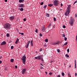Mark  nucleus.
Masks as SVG:
<instances>
[{
    "label": "nucleus",
    "instance_id": "nucleus-1",
    "mask_svg": "<svg viewBox=\"0 0 77 77\" xmlns=\"http://www.w3.org/2000/svg\"><path fill=\"white\" fill-rule=\"evenodd\" d=\"M11 24L9 23H7L5 24L4 26V29H11Z\"/></svg>",
    "mask_w": 77,
    "mask_h": 77
},
{
    "label": "nucleus",
    "instance_id": "nucleus-2",
    "mask_svg": "<svg viewBox=\"0 0 77 77\" xmlns=\"http://www.w3.org/2000/svg\"><path fill=\"white\" fill-rule=\"evenodd\" d=\"M43 55H40L37 56V57H35V59H37V60H41L42 61H43V58H42Z\"/></svg>",
    "mask_w": 77,
    "mask_h": 77
},
{
    "label": "nucleus",
    "instance_id": "nucleus-3",
    "mask_svg": "<svg viewBox=\"0 0 77 77\" xmlns=\"http://www.w3.org/2000/svg\"><path fill=\"white\" fill-rule=\"evenodd\" d=\"M21 60L23 61V62L24 64L25 65V62H26V55H24L21 58Z\"/></svg>",
    "mask_w": 77,
    "mask_h": 77
},
{
    "label": "nucleus",
    "instance_id": "nucleus-4",
    "mask_svg": "<svg viewBox=\"0 0 77 77\" xmlns=\"http://www.w3.org/2000/svg\"><path fill=\"white\" fill-rule=\"evenodd\" d=\"M74 18H72L71 19V20L70 21L69 23L70 25L71 26H73V24H74Z\"/></svg>",
    "mask_w": 77,
    "mask_h": 77
},
{
    "label": "nucleus",
    "instance_id": "nucleus-5",
    "mask_svg": "<svg viewBox=\"0 0 77 77\" xmlns=\"http://www.w3.org/2000/svg\"><path fill=\"white\" fill-rule=\"evenodd\" d=\"M59 5V1L57 0H55L54 2V6H57Z\"/></svg>",
    "mask_w": 77,
    "mask_h": 77
},
{
    "label": "nucleus",
    "instance_id": "nucleus-6",
    "mask_svg": "<svg viewBox=\"0 0 77 77\" xmlns=\"http://www.w3.org/2000/svg\"><path fill=\"white\" fill-rule=\"evenodd\" d=\"M60 44L59 42H54L52 43V45H59Z\"/></svg>",
    "mask_w": 77,
    "mask_h": 77
},
{
    "label": "nucleus",
    "instance_id": "nucleus-7",
    "mask_svg": "<svg viewBox=\"0 0 77 77\" xmlns=\"http://www.w3.org/2000/svg\"><path fill=\"white\" fill-rule=\"evenodd\" d=\"M70 13V11L69 10H67V11L66 12L65 15H66V16L67 17V16H68V15Z\"/></svg>",
    "mask_w": 77,
    "mask_h": 77
},
{
    "label": "nucleus",
    "instance_id": "nucleus-8",
    "mask_svg": "<svg viewBox=\"0 0 77 77\" xmlns=\"http://www.w3.org/2000/svg\"><path fill=\"white\" fill-rule=\"evenodd\" d=\"M26 69H22V74H24L25 73V72H26Z\"/></svg>",
    "mask_w": 77,
    "mask_h": 77
},
{
    "label": "nucleus",
    "instance_id": "nucleus-9",
    "mask_svg": "<svg viewBox=\"0 0 77 77\" xmlns=\"http://www.w3.org/2000/svg\"><path fill=\"white\" fill-rule=\"evenodd\" d=\"M71 8V5H69L68 6V7L67 8V10L70 11V9Z\"/></svg>",
    "mask_w": 77,
    "mask_h": 77
},
{
    "label": "nucleus",
    "instance_id": "nucleus-10",
    "mask_svg": "<svg viewBox=\"0 0 77 77\" xmlns=\"http://www.w3.org/2000/svg\"><path fill=\"white\" fill-rule=\"evenodd\" d=\"M24 4H21L18 6V8H24Z\"/></svg>",
    "mask_w": 77,
    "mask_h": 77
},
{
    "label": "nucleus",
    "instance_id": "nucleus-11",
    "mask_svg": "<svg viewBox=\"0 0 77 77\" xmlns=\"http://www.w3.org/2000/svg\"><path fill=\"white\" fill-rule=\"evenodd\" d=\"M44 26H45V25H44V26H43L42 27V31L43 32H45V28Z\"/></svg>",
    "mask_w": 77,
    "mask_h": 77
},
{
    "label": "nucleus",
    "instance_id": "nucleus-12",
    "mask_svg": "<svg viewBox=\"0 0 77 77\" xmlns=\"http://www.w3.org/2000/svg\"><path fill=\"white\" fill-rule=\"evenodd\" d=\"M6 44V42L4 41L1 43V45H5Z\"/></svg>",
    "mask_w": 77,
    "mask_h": 77
},
{
    "label": "nucleus",
    "instance_id": "nucleus-13",
    "mask_svg": "<svg viewBox=\"0 0 77 77\" xmlns=\"http://www.w3.org/2000/svg\"><path fill=\"white\" fill-rule=\"evenodd\" d=\"M14 19V16L11 17H10V20H13Z\"/></svg>",
    "mask_w": 77,
    "mask_h": 77
},
{
    "label": "nucleus",
    "instance_id": "nucleus-14",
    "mask_svg": "<svg viewBox=\"0 0 77 77\" xmlns=\"http://www.w3.org/2000/svg\"><path fill=\"white\" fill-rule=\"evenodd\" d=\"M19 41V39L18 38H17L15 43V44H18Z\"/></svg>",
    "mask_w": 77,
    "mask_h": 77
},
{
    "label": "nucleus",
    "instance_id": "nucleus-15",
    "mask_svg": "<svg viewBox=\"0 0 77 77\" xmlns=\"http://www.w3.org/2000/svg\"><path fill=\"white\" fill-rule=\"evenodd\" d=\"M24 1V0H19V3H22V2H23Z\"/></svg>",
    "mask_w": 77,
    "mask_h": 77
},
{
    "label": "nucleus",
    "instance_id": "nucleus-16",
    "mask_svg": "<svg viewBox=\"0 0 77 77\" xmlns=\"http://www.w3.org/2000/svg\"><path fill=\"white\" fill-rule=\"evenodd\" d=\"M48 6H49L50 7H52L53 6V4H49L48 5Z\"/></svg>",
    "mask_w": 77,
    "mask_h": 77
},
{
    "label": "nucleus",
    "instance_id": "nucleus-17",
    "mask_svg": "<svg viewBox=\"0 0 77 77\" xmlns=\"http://www.w3.org/2000/svg\"><path fill=\"white\" fill-rule=\"evenodd\" d=\"M30 44L31 45V46H33V40H32L31 41Z\"/></svg>",
    "mask_w": 77,
    "mask_h": 77
},
{
    "label": "nucleus",
    "instance_id": "nucleus-18",
    "mask_svg": "<svg viewBox=\"0 0 77 77\" xmlns=\"http://www.w3.org/2000/svg\"><path fill=\"white\" fill-rule=\"evenodd\" d=\"M29 45L27 44L26 45V48H28V47H29Z\"/></svg>",
    "mask_w": 77,
    "mask_h": 77
},
{
    "label": "nucleus",
    "instance_id": "nucleus-19",
    "mask_svg": "<svg viewBox=\"0 0 77 77\" xmlns=\"http://www.w3.org/2000/svg\"><path fill=\"white\" fill-rule=\"evenodd\" d=\"M14 60L13 59H11L10 60V61L11 62H14Z\"/></svg>",
    "mask_w": 77,
    "mask_h": 77
},
{
    "label": "nucleus",
    "instance_id": "nucleus-20",
    "mask_svg": "<svg viewBox=\"0 0 77 77\" xmlns=\"http://www.w3.org/2000/svg\"><path fill=\"white\" fill-rule=\"evenodd\" d=\"M46 17H50V15H49V14L47 13L46 14Z\"/></svg>",
    "mask_w": 77,
    "mask_h": 77
},
{
    "label": "nucleus",
    "instance_id": "nucleus-21",
    "mask_svg": "<svg viewBox=\"0 0 77 77\" xmlns=\"http://www.w3.org/2000/svg\"><path fill=\"white\" fill-rule=\"evenodd\" d=\"M68 75H69V76H70L71 74H70V72H68Z\"/></svg>",
    "mask_w": 77,
    "mask_h": 77
},
{
    "label": "nucleus",
    "instance_id": "nucleus-22",
    "mask_svg": "<svg viewBox=\"0 0 77 77\" xmlns=\"http://www.w3.org/2000/svg\"><path fill=\"white\" fill-rule=\"evenodd\" d=\"M20 11H24V9H23V8H21L20 9Z\"/></svg>",
    "mask_w": 77,
    "mask_h": 77
},
{
    "label": "nucleus",
    "instance_id": "nucleus-23",
    "mask_svg": "<svg viewBox=\"0 0 77 77\" xmlns=\"http://www.w3.org/2000/svg\"><path fill=\"white\" fill-rule=\"evenodd\" d=\"M14 46H12L11 47V50H13V49H14Z\"/></svg>",
    "mask_w": 77,
    "mask_h": 77
},
{
    "label": "nucleus",
    "instance_id": "nucleus-24",
    "mask_svg": "<svg viewBox=\"0 0 77 77\" xmlns=\"http://www.w3.org/2000/svg\"><path fill=\"white\" fill-rule=\"evenodd\" d=\"M66 57H69V55H68V54H66Z\"/></svg>",
    "mask_w": 77,
    "mask_h": 77
},
{
    "label": "nucleus",
    "instance_id": "nucleus-25",
    "mask_svg": "<svg viewBox=\"0 0 77 77\" xmlns=\"http://www.w3.org/2000/svg\"><path fill=\"white\" fill-rule=\"evenodd\" d=\"M45 41L46 42H48V39H45Z\"/></svg>",
    "mask_w": 77,
    "mask_h": 77
},
{
    "label": "nucleus",
    "instance_id": "nucleus-26",
    "mask_svg": "<svg viewBox=\"0 0 77 77\" xmlns=\"http://www.w3.org/2000/svg\"><path fill=\"white\" fill-rule=\"evenodd\" d=\"M30 41H29L27 43V44H28V45H29V44H30Z\"/></svg>",
    "mask_w": 77,
    "mask_h": 77
},
{
    "label": "nucleus",
    "instance_id": "nucleus-27",
    "mask_svg": "<svg viewBox=\"0 0 77 77\" xmlns=\"http://www.w3.org/2000/svg\"><path fill=\"white\" fill-rule=\"evenodd\" d=\"M5 71H8V68L7 67H5Z\"/></svg>",
    "mask_w": 77,
    "mask_h": 77
},
{
    "label": "nucleus",
    "instance_id": "nucleus-28",
    "mask_svg": "<svg viewBox=\"0 0 77 77\" xmlns=\"http://www.w3.org/2000/svg\"><path fill=\"white\" fill-rule=\"evenodd\" d=\"M7 36V37H9V34H7L6 35Z\"/></svg>",
    "mask_w": 77,
    "mask_h": 77
},
{
    "label": "nucleus",
    "instance_id": "nucleus-29",
    "mask_svg": "<svg viewBox=\"0 0 77 77\" xmlns=\"http://www.w3.org/2000/svg\"><path fill=\"white\" fill-rule=\"evenodd\" d=\"M62 75H63V76H64V75H65V73H64L63 72H62Z\"/></svg>",
    "mask_w": 77,
    "mask_h": 77
},
{
    "label": "nucleus",
    "instance_id": "nucleus-30",
    "mask_svg": "<svg viewBox=\"0 0 77 77\" xmlns=\"http://www.w3.org/2000/svg\"><path fill=\"white\" fill-rule=\"evenodd\" d=\"M68 44V42H66L64 44V45H67Z\"/></svg>",
    "mask_w": 77,
    "mask_h": 77
},
{
    "label": "nucleus",
    "instance_id": "nucleus-31",
    "mask_svg": "<svg viewBox=\"0 0 77 77\" xmlns=\"http://www.w3.org/2000/svg\"><path fill=\"white\" fill-rule=\"evenodd\" d=\"M54 21H56V18L54 17Z\"/></svg>",
    "mask_w": 77,
    "mask_h": 77
},
{
    "label": "nucleus",
    "instance_id": "nucleus-32",
    "mask_svg": "<svg viewBox=\"0 0 77 77\" xmlns=\"http://www.w3.org/2000/svg\"><path fill=\"white\" fill-rule=\"evenodd\" d=\"M66 40H67V38L66 37H65L64 38V41H66Z\"/></svg>",
    "mask_w": 77,
    "mask_h": 77
},
{
    "label": "nucleus",
    "instance_id": "nucleus-33",
    "mask_svg": "<svg viewBox=\"0 0 77 77\" xmlns=\"http://www.w3.org/2000/svg\"><path fill=\"white\" fill-rule=\"evenodd\" d=\"M47 8V5H45L44 6L43 8L45 9V8Z\"/></svg>",
    "mask_w": 77,
    "mask_h": 77
},
{
    "label": "nucleus",
    "instance_id": "nucleus-34",
    "mask_svg": "<svg viewBox=\"0 0 77 77\" xmlns=\"http://www.w3.org/2000/svg\"><path fill=\"white\" fill-rule=\"evenodd\" d=\"M63 38L65 37V34H63Z\"/></svg>",
    "mask_w": 77,
    "mask_h": 77
},
{
    "label": "nucleus",
    "instance_id": "nucleus-35",
    "mask_svg": "<svg viewBox=\"0 0 77 77\" xmlns=\"http://www.w3.org/2000/svg\"><path fill=\"white\" fill-rule=\"evenodd\" d=\"M77 1H76L74 2V4L73 5H75V4L76 3H77Z\"/></svg>",
    "mask_w": 77,
    "mask_h": 77
},
{
    "label": "nucleus",
    "instance_id": "nucleus-36",
    "mask_svg": "<svg viewBox=\"0 0 77 77\" xmlns=\"http://www.w3.org/2000/svg\"><path fill=\"white\" fill-rule=\"evenodd\" d=\"M44 5V2H42L40 4L41 5Z\"/></svg>",
    "mask_w": 77,
    "mask_h": 77
},
{
    "label": "nucleus",
    "instance_id": "nucleus-37",
    "mask_svg": "<svg viewBox=\"0 0 77 77\" xmlns=\"http://www.w3.org/2000/svg\"><path fill=\"white\" fill-rule=\"evenodd\" d=\"M75 68H77V65L76 64H75Z\"/></svg>",
    "mask_w": 77,
    "mask_h": 77
},
{
    "label": "nucleus",
    "instance_id": "nucleus-38",
    "mask_svg": "<svg viewBox=\"0 0 77 77\" xmlns=\"http://www.w3.org/2000/svg\"><path fill=\"white\" fill-rule=\"evenodd\" d=\"M67 51L68 53H69V49H68L67 50Z\"/></svg>",
    "mask_w": 77,
    "mask_h": 77
},
{
    "label": "nucleus",
    "instance_id": "nucleus-39",
    "mask_svg": "<svg viewBox=\"0 0 77 77\" xmlns=\"http://www.w3.org/2000/svg\"><path fill=\"white\" fill-rule=\"evenodd\" d=\"M51 26V24H50L48 26V27H50V26Z\"/></svg>",
    "mask_w": 77,
    "mask_h": 77
},
{
    "label": "nucleus",
    "instance_id": "nucleus-40",
    "mask_svg": "<svg viewBox=\"0 0 77 77\" xmlns=\"http://www.w3.org/2000/svg\"><path fill=\"white\" fill-rule=\"evenodd\" d=\"M52 74L53 73L52 72H50L49 75H52Z\"/></svg>",
    "mask_w": 77,
    "mask_h": 77
},
{
    "label": "nucleus",
    "instance_id": "nucleus-41",
    "mask_svg": "<svg viewBox=\"0 0 77 77\" xmlns=\"http://www.w3.org/2000/svg\"><path fill=\"white\" fill-rule=\"evenodd\" d=\"M63 27L64 29H65V28H66V26L65 25H63Z\"/></svg>",
    "mask_w": 77,
    "mask_h": 77
},
{
    "label": "nucleus",
    "instance_id": "nucleus-42",
    "mask_svg": "<svg viewBox=\"0 0 77 77\" xmlns=\"http://www.w3.org/2000/svg\"><path fill=\"white\" fill-rule=\"evenodd\" d=\"M40 36H42V34L41 33H40Z\"/></svg>",
    "mask_w": 77,
    "mask_h": 77
},
{
    "label": "nucleus",
    "instance_id": "nucleus-43",
    "mask_svg": "<svg viewBox=\"0 0 77 77\" xmlns=\"http://www.w3.org/2000/svg\"><path fill=\"white\" fill-rule=\"evenodd\" d=\"M40 69H44V68H43V67H41Z\"/></svg>",
    "mask_w": 77,
    "mask_h": 77
},
{
    "label": "nucleus",
    "instance_id": "nucleus-44",
    "mask_svg": "<svg viewBox=\"0 0 77 77\" xmlns=\"http://www.w3.org/2000/svg\"><path fill=\"white\" fill-rule=\"evenodd\" d=\"M57 52H58V53H60V50L59 49H58Z\"/></svg>",
    "mask_w": 77,
    "mask_h": 77
},
{
    "label": "nucleus",
    "instance_id": "nucleus-45",
    "mask_svg": "<svg viewBox=\"0 0 77 77\" xmlns=\"http://www.w3.org/2000/svg\"><path fill=\"white\" fill-rule=\"evenodd\" d=\"M23 21H26V18H24L23 19Z\"/></svg>",
    "mask_w": 77,
    "mask_h": 77
},
{
    "label": "nucleus",
    "instance_id": "nucleus-46",
    "mask_svg": "<svg viewBox=\"0 0 77 77\" xmlns=\"http://www.w3.org/2000/svg\"><path fill=\"white\" fill-rule=\"evenodd\" d=\"M15 68H16L17 69L18 68V67L17 66H15Z\"/></svg>",
    "mask_w": 77,
    "mask_h": 77
},
{
    "label": "nucleus",
    "instance_id": "nucleus-47",
    "mask_svg": "<svg viewBox=\"0 0 77 77\" xmlns=\"http://www.w3.org/2000/svg\"><path fill=\"white\" fill-rule=\"evenodd\" d=\"M35 32H36V33H37V32H38V29H36L35 30Z\"/></svg>",
    "mask_w": 77,
    "mask_h": 77
},
{
    "label": "nucleus",
    "instance_id": "nucleus-48",
    "mask_svg": "<svg viewBox=\"0 0 77 77\" xmlns=\"http://www.w3.org/2000/svg\"><path fill=\"white\" fill-rule=\"evenodd\" d=\"M42 48H41V49H40V51L41 52V51H42Z\"/></svg>",
    "mask_w": 77,
    "mask_h": 77
},
{
    "label": "nucleus",
    "instance_id": "nucleus-49",
    "mask_svg": "<svg viewBox=\"0 0 77 77\" xmlns=\"http://www.w3.org/2000/svg\"><path fill=\"white\" fill-rule=\"evenodd\" d=\"M57 77H60V75H58Z\"/></svg>",
    "mask_w": 77,
    "mask_h": 77
},
{
    "label": "nucleus",
    "instance_id": "nucleus-50",
    "mask_svg": "<svg viewBox=\"0 0 77 77\" xmlns=\"http://www.w3.org/2000/svg\"><path fill=\"white\" fill-rule=\"evenodd\" d=\"M75 17H77V14H75Z\"/></svg>",
    "mask_w": 77,
    "mask_h": 77
},
{
    "label": "nucleus",
    "instance_id": "nucleus-51",
    "mask_svg": "<svg viewBox=\"0 0 77 77\" xmlns=\"http://www.w3.org/2000/svg\"><path fill=\"white\" fill-rule=\"evenodd\" d=\"M2 63V61L1 60H0V64H1Z\"/></svg>",
    "mask_w": 77,
    "mask_h": 77
},
{
    "label": "nucleus",
    "instance_id": "nucleus-52",
    "mask_svg": "<svg viewBox=\"0 0 77 77\" xmlns=\"http://www.w3.org/2000/svg\"><path fill=\"white\" fill-rule=\"evenodd\" d=\"M21 35H24V33H21Z\"/></svg>",
    "mask_w": 77,
    "mask_h": 77
},
{
    "label": "nucleus",
    "instance_id": "nucleus-53",
    "mask_svg": "<svg viewBox=\"0 0 77 77\" xmlns=\"http://www.w3.org/2000/svg\"><path fill=\"white\" fill-rule=\"evenodd\" d=\"M63 6V4H62V3L61 4V7H62Z\"/></svg>",
    "mask_w": 77,
    "mask_h": 77
},
{
    "label": "nucleus",
    "instance_id": "nucleus-54",
    "mask_svg": "<svg viewBox=\"0 0 77 77\" xmlns=\"http://www.w3.org/2000/svg\"><path fill=\"white\" fill-rule=\"evenodd\" d=\"M75 64H76V60H75Z\"/></svg>",
    "mask_w": 77,
    "mask_h": 77
},
{
    "label": "nucleus",
    "instance_id": "nucleus-55",
    "mask_svg": "<svg viewBox=\"0 0 77 77\" xmlns=\"http://www.w3.org/2000/svg\"><path fill=\"white\" fill-rule=\"evenodd\" d=\"M45 74H46V75H47V74H48L47 72H45Z\"/></svg>",
    "mask_w": 77,
    "mask_h": 77
},
{
    "label": "nucleus",
    "instance_id": "nucleus-56",
    "mask_svg": "<svg viewBox=\"0 0 77 77\" xmlns=\"http://www.w3.org/2000/svg\"><path fill=\"white\" fill-rule=\"evenodd\" d=\"M5 2H8V0H5Z\"/></svg>",
    "mask_w": 77,
    "mask_h": 77
},
{
    "label": "nucleus",
    "instance_id": "nucleus-57",
    "mask_svg": "<svg viewBox=\"0 0 77 77\" xmlns=\"http://www.w3.org/2000/svg\"><path fill=\"white\" fill-rule=\"evenodd\" d=\"M77 73H75V76H77Z\"/></svg>",
    "mask_w": 77,
    "mask_h": 77
},
{
    "label": "nucleus",
    "instance_id": "nucleus-58",
    "mask_svg": "<svg viewBox=\"0 0 77 77\" xmlns=\"http://www.w3.org/2000/svg\"><path fill=\"white\" fill-rule=\"evenodd\" d=\"M54 62V61H52L51 62V63H52V62Z\"/></svg>",
    "mask_w": 77,
    "mask_h": 77
},
{
    "label": "nucleus",
    "instance_id": "nucleus-59",
    "mask_svg": "<svg viewBox=\"0 0 77 77\" xmlns=\"http://www.w3.org/2000/svg\"><path fill=\"white\" fill-rule=\"evenodd\" d=\"M40 65H42V66H43V65L42 64V63L40 64Z\"/></svg>",
    "mask_w": 77,
    "mask_h": 77
},
{
    "label": "nucleus",
    "instance_id": "nucleus-60",
    "mask_svg": "<svg viewBox=\"0 0 77 77\" xmlns=\"http://www.w3.org/2000/svg\"><path fill=\"white\" fill-rule=\"evenodd\" d=\"M71 65H70V66H69V68H71Z\"/></svg>",
    "mask_w": 77,
    "mask_h": 77
},
{
    "label": "nucleus",
    "instance_id": "nucleus-61",
    "mask_svg": "<svg viewBox=\"0 0 77 77\" xmlns=\"http://www.w3.org/2000/svg\"><path fill=\"white\" fill-rule=\"evenodd\" d=\"M54 26H55V25H54V28H55V27H54Z\"/></svg>",
    "mask_w": 77,
    "mask_h": 77
},
{
    "label": "nucleus",
    "instance_id": "nucleus-62",
    "mask_svg": "<svg viewBox=\"0 0 77 77\" xmlns=\"http://www.w3.org/2000/svg\"><path fill=\"white\" fill-rule=\"evenodd\" d=\"M19 34H21V32H19Z\"/></svg>",
    "mask_w": 77,
    "mask_h": 77
},
{
    "label": "nucleus",
    "instance_id": "nucleus-63",
    "mask_svg": "<svg viewBox=\"0 0 77 77\" xmlns=\"http://www.w3.org/2000/svg\"><path fill=\"white\" fill-rule=\"evenodd\" d=\"M2 57H1L0 58V59H2Z\"/></svg>",
    "mask_w": 77,
    "mask_h": 77
},
{
    "label": "nucleus",
    "instance_id": "nucleus-64",
    "mask_svg": "<svg viewBox=\"0 0 77 77\" xmlns=\"http://www.w3.org/2000/svg\"><path fill=\"white\" fill-rule=\"evenodd\" d=\"M69 77H71V75H70V76Z\"/></svg>",
    "mask_w": 77,
    "mask_h": 77
}]
</instances>
